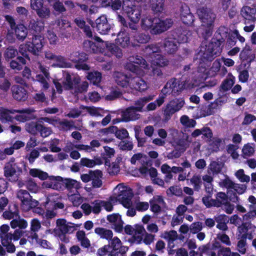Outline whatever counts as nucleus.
<instances>
[{
	"mask_svg": "<svg viewBox=\"0 0 256 256\" xmlns=\"http://www.w3.org/2000/svg\"><path fill=\"white\" fill-rule=\"evenodd\" d=\"M15 34L18 40H23L28 35L27 28L22 24H18L15 29Z\"/></svg>",
	"mask_w": 256,
	"mask_h": 256,
	"instance_id": "38",
	"label": "nucleus"
},
{
	"mask_svg": "<svg viewBox=\"0 0 256 256\" xmlns=\"http://www.w3.org/2000/svg\"><path fill=\"white\" fill-rule=\"evenodd\" d=\"M240 14L242 18L244 23H252L256 22V6L250 7L244 6L240 11Z\"/></svg>",
	"mask_w": 256,
	"mask_h": 256,
	"instance_id": "13",
	"label": "nucleus"
},
{
	"mask_svg": "<svg viewBox=\"0 0 256 256\" xmlns=\"http://www.w3.org/2000/svg\"><path fill=\"white\" fill-rule=\"evenodd\" d=\"M104 151L101 154L102 159L104 160L105 165H108L110 164V158L114 156L115 150L108 146H104Z\"/></svg>",
	"mask_w": 256,
	"mask_h": 256,
	"instance_id": "32",
	"label": "nucleus"
},
{
	"mask_svg": "<svg viewBox=\"0 0 256 256\" xmlns=\"http://www.w3.org/2000/svg\"><path fill=\"white\" fill-rule=\"evenodd\" d=\"M94 232L102 239H104L109 242L113 237V232L112 230L106 228L98 227L94 229Z\"/></svg>",
	"mask_w": 256,
	"mask_h": 256,
	"instance_id": "29",
	"label": "nucleus"
},
{
	"mask_svg": "<svg viewBox=\"0 0 256 256\" xmlns=\"http://www.w3.org/2000/svg\"><path fill=\"white\" fill-rule=\"evenodd\" d=\"M175 112L176 110L174 108L169 104H167L164 111L163 121L165 122H168Z\"/></svg>",
	"mask_w": 256,
	"mask_h": 256,
	"instance_id": "51",
	"label": "nucleus"
},
{
	"mask_svg": "<svg viewBox=\"0 0 256 256\" xmlns=\"http://www.w3.org/2000/svg\"><path fill=\"white\" fill-rule=\"evenodd\" d=\"M116 43L123 48H127L130 44L129 34L126 29L121 28L118 34Z\"/></svg>",
	"mask_w": 256,
	"mask_h": 256,
	"instance_id": "21",
	"label": "nucleus"
},
{
	"mask_svg": "<svg viewBox=\"0 0 256 256\" xmlns=\"http://www.w3.org/2000/svg\"><path fill=\"white\" fill-rule=\"evenodd\" d=\"M132 78L122 72H117L115 76V81L118 85L122 88L130 86V80Z\"/></svg>",
	"mask_w": 256,
	"mask_h": 256,
	"instance_id": "28",
	"label": "nucleus"
},
{
	"mask_svg": "<svg viewBox=\"0 0 256 256\" xmlns=\"http://www.w3.org/2000/svg\"><path fill=\"white\" fill-rule=\"evenodd\" d=\"M42 124V122L38 118L36 122L32 121L27 122L25 125V129L28 132L35 136L38 134Z\"/></svg>",
	"mask_w": 256,
	"mask_h": 256,
	"instance_id": "24",
	"label": "nucleus"
},
{
	"mask_svg": "<svg viewBox=\"0 0 256 256\" xmlns=\"http://www.w3.org/2000/svg\"><path fill=\"white\" fill-rule=\"evenodd\" d=\"M30 6L40 18L46 19L50 18V10L44 6V0H30Z\"/></svg>",
	"mask_w": 256,
	"mask_h": 256,
	"instance_id": "10",
	"label": "nucleus"
},
{
	"mask_svg": "<svg viewBox=\"0 0 256 256\" xmlns=\"http://www.w3.org/2000/svg\"><path fill=\"white\" fill-rule=\"evenodd\" d=\"M165 0H150V6L154 14L162 13L164 10Z\"/></svg>",
	"mask_w": 256,
	"mask_h": 256,
	"instance_id": "31",
	"label": "nucleus"
},
{
	"mask_svg": "<svg viewBox=\"0 0 256 256\" xmlns=\"http://www.w3.org/2000/svg\"><path fill=\"white\" fill-rule=\"evenodd\" d=\"M108 50L112 55L116 56L117 58H121L122 56V50L117 46L114 44H110L106 45Z\"/></svg>",
	"mask_w": 256,
	"mask_h": 256,
	"instance_id": "42",
	"label": "nucleus"
},
{
	"mask_svg": "<svg viewBox=\"0 0 256 256\" xmlns=\"http://www.w3.org/2000/svg\"><path fill=\"white\" fill-rule=\"evenodd\" d=\"M236 178L242 182H248L250 181V176L244 174V172L243 169H240L236 171L235 174Z\"/></svg>",
	"mask_w": 256,
	"mask_h": 256,
	"instance_id": "61",
	"label": "nucleus"
},
{
	"mask_svg": "<svg viewBox=\"0 0 256 256\" xmlns=\"http://www.w3.org/2000/svg\"><path fill=\"white\" fill-rule=\"evenodd\" d=\"M240 56L242 60L251 62L255 58L254 54H252V49L249 46L246 45L240 53Z\"/></svg>",
	"mask_w": 256,
	"mask_h": 256,
	"instance_id": "30",
	"label": "nucleus"
},
{
	"mask_svg": "<svg viewBox=\"0 0 256 256\" xmlns=\"http://www.w3.org/2000/svg\"><path fill=\"white\" fill-rule=\"evenodd\" d=\"M18 55V52L13 46H9L4 51V58L6 61L15 58Z\"/></svg>",
	"mask_w": 256,
	"mask_h": 256,
	"instance_id": "49",
	"label": "nucleus"
},
{
	"mask_svg": "<svg viewBox=\"0 0 256 256\" xmlns=\"http://www.w3.org/2000/svg\"><path fill=\"white\" fill-rule=\"evenodd\" d=\"M69 59L76 64L78 70H88L90 66L85 62L88 60V55L84 52H74L70 54Z\"/></svg>",
	"mask_w": 256,
	"mask_h": 256,
	"instance_id": "7",
	"label": "nucleus"
},
{
	"mask_svg": "<svg viewBox=\"0 0 256 256\" xmlns=\"http://www.w3.org/2000/svg\"><path fill=\"white\" fill-rule=\"evenodd\" d=\"M221 68V63L220 60L218 59L214 61L212 64V67L210 68V77L215 76L217 72H219Z\"/></svg>",
	"mask_w": 256,
	"mask_h": 256,
	"instance_id": "59",
	"label": "nucleus"
},
{
	"mask_svg": "<svg viewBox=\"0 0 256 256\" xmlns=\"http://www.w3.org/2000/svg\"><path fill=\"white\" fill-rule=\"evenodd\" d=\"M108 50L112 55L116 56L117 58H121L122 56V50L117 46L114 44H110L106 45Z\"/></svg>",
	"mask_w": 256,
	"mask_h": 256,
	"instance_id": "44",
	"label": "nucleus"
},
{
	"mask_svg": "<svg viewBox=\"0 0 256 256\" xmlns=\"http://www.w3.org/2000/svg\"><path fill=\"white\" fill-rule=\"evenodd\" d=\"M50 183L49 184V188L56 190H63L64 189V178L60 176H49Z\"/></svg>",
	"mask_w": 256,
	"mask_h": 256,
	"instance_id": "25",
	"label": "nucleus"
},
{
	"mask_svg": "<svg viewBox=\"0 0 256 256\" xmlns=\"http://www.w3.org/2000/svg\"><path fill=\"white\" fill-rule=\"evenodd\" d=\"M154 96L150 95L146 96L140 98L135 102V106L134 108L136 109V110L138 112H142L144 106L149 102L150 101L154 99Z\"/></svg>",
	"mask_w": 256,
	"mask_h": 256,
	"instance_id": "35",
	"label": "nucleus"
},
{
	"mask_svg": "<svg viewBox=\"0 0 256 256\" xmlns=\"http://www.w3.org/2000/svg\"><path fill=\"white\" fill-rule=\"evenodd\" d=\"M252 228V224L250 222H242L241 225L238 228L237 236L242 237L250 232Z\"/></svg>",
	"mask_w": 256,
	"mask_h": 256,
	"instance_id": "40",
	"label": "nucleus"
},
{
	"mask_svg": "<svg viewBox=\"0 0 256 256\" xmlns=\"http://www.w3.org/2000/svg\"><path fill=\"white\" fill-rule=\"evenodd\" d=\"M30 27L36 33L40 32L44 28V23L42 21L31 20Z\"/></svg>",
	"mask_w": 256,
	"mask_h": 256,
	"instance_id": "55",
	"label": "nucleus"
},
{
	"mask_svg": "<svg viewBox=\"0 0 256 256\" xmlns=\"http://www.w3.org/2000/svg\"><path fill=\"white\" fill-rule=\"evenodd\" d=\"M185 86L184 82L178 80L176 78H172L168 81L162 92L164 94H172V96H176L185 88Z\"/></svg>",
	"mask_w": 256,
	"mask_h": 256,
	"instance_id": "5",
	"label": "nucleus"
},
{
	"mask_svg": "<svg viewBox=\"0 0 256 256\" xmlns=\"http://www.w3.org/2000/svg\"><path fill=\"white\" fill-rule=\"evenodd\" d=\"M134 193L132 188L123 187L118 195V198L124 208H129L132 204V199Z\"/></svg>",
	"mask_w": 256,
	"mask_h": 256,
	"instance_id": "12",
	"label": "nucleus"
},
{
	"mask_svg": "<svg viewBox=\"0 0 256 256\" xmlns=\"http://www.w3.org/2000/svg\"><path fill=\"white\" fill-rule=\"evenodd\" d=\"M52 8L55 11L58 13H63L66 11V8L62 3L60 0H56L52 4Z\"/></svg>",
	"mask_w": 256,
	"mask_h": 256,
	"instance_id": "63",
	"label": "nucleus"
},
{
	"mask_svg": "<svg viewBox=\"0 0 256 256\" xmlns=\"http://www.w3.org/2000/svg\"><path fill=\"white\" fill-rule=\"evenodd\" d=\"M238 240L236 244V249L242 254H245L246 252V240L244 237L237 236Z\"/></svg>",
	"mask_w": 256,
	"mask_h": 256,
	"instance_id": "46",
	"label": "nucleus"
},
{
	"mask_svg": "<svg viewBox=\"0 0 256 256\" xmlns=\"http://www.w3.org/2000/svg\"><path fill=\"white\" fill-rule=\"evenodd\" d=\"M14 112L6 108L3 109L0 112V120L2 122H12L13 118L10 116V114Z\"/></svg>",
	"mask_w": 256,
	"mask_h": 256,
	"instance_id": "45",
	"label": "nucleus"
},
{
	"mask_svg": "<svg viewBox=\"0 0 256 256\" xmlns=\"http://www.w3.org/2000/svg\"><path fill=\"white\" fill-rule=\"evenodd\" d=\"M184 152V148H178V146H176L174 150L168 153V158L169 159L178 158Z\"/></svg>",
	"mask_w": 256,
	"mask_h": 256,
	"instance_id": "58",
	"label": "nucleus"
},
{
	"mask_svg": "<svg viewBox=\"0 0 256 256\" xmlns=\"http://www.w3.org/2000/svg\"><path fill=\"white\" fill-rule=\"evenodd\" d=\"M228 28L225 26H220L215 32L210 42L206 45L208 50L214 52L216 54H220L222 52V44L225 42L228 36Z\"/></svg>",
	"mask_w": 256,
	"mask_h": 256,
	"instance_id": "2",
	"label": "nucleus"
},
{
	"mask_svg": "<svg viewBox=\"0 0 256 256\" xmlns=\"http://www.w3.org/2000/svg\"><path fill=\"white\" fill-rule=\"evenodd\" d=\"M4 176L11 182H16L22 173V169L14 162H6L4 168Z\"/></svg>",
	"mask_w": 256,
	"mask_h": 256,
	"instance_id": "6",
	"label": "nucleus"
},
{
	"mask_svg": "<svg viewBox=\"0 0 256 256\" xmlns=\"http://www.w3.org/2000/svg\"><path fill=\"white\" fill-rule=\"evenodd\" d=\"M234 83V78H226L220 84V88L224 92H226L230 90Z\"/></svg>",
	"mask_w": 256,
	"mask_h": 256,
	"instance_id": "56",
	"label": "nucleus"
},
{
	"mask_svg": "<svg viewBox=\"0 0 256 256\" xmlns=\"http://www.w3.org/2000/svg\"><path fill=\"white\" fill-rule=\"evenodd\" d=\"M12 96L14 100L19 102H24L28 98V92L23 86L14 85L11 88Z\"/></svg>",
	"mask_w": 256,
	"mask_h": 256,
	"instance_id": "18",
	"label": "nucleus"
},
{
	"mask_svg": "<svg viewBox=\"0 0 256 256\" xmlns=\"http://www.w3.org/2000/svg\"><path fill=\"white\" fill-rule=\"evenodd\" d=\"M94 24L92 25V26L101 34H108L111 28L110 24L105 15H102L96 18Z\"/></svg>",
	"mask_w": 256,
	"mask_h": 256,
	"instance_id": "14",
	"label": "nucleus"
},
{
	"mask_svg": "<svg viewBox=\"0 0 256 256\" xmlns=\"http://www.w3.org/2000/svg\"><path fill=\"white\" fill-rule=\"evenodd\" d=\"M170 21V20H169L168 19L160 20L158 18H156L152 28L150 30V32L152 34H158L167 30L172 25V22Z\"/></svg>",
	"mask_w": 256,
	"mask_h": 256,
	"instance_id": "15",
	"label": "nucleus"
},
{
	"mask_svg": "<svg viewBox=\"0 0 256 256\" xmlns=\"http://www.w3.org/2000/svg\"><path fill=\"white\" fill-rule=\"evenodd\" d=\"M157 56L154 60V64L156 66L164 67L169 64V60L162 54H156Z\"/></svg>",
	"mask_w": 256,
	"mask_h": 256,
	"instance_id": "52",
	"label": "nucleus"
},
{
	"mask_svg": "<svg viewBox=\"0 0 256 256\" xmlns=\"http://www.w3.org/2000/svg\"><path fill=\"white\" fill-rule=\"evenodd\" d=\"M130 88L142 92L148 88V85L146 81L139 76L132 78L130 80Z\"/></svg>",
	"mask_w": 256,
	"mask_h": 256,
	"instance_id": "22",
	"label": "nucleus"
},
{
	"mask_svg": "<svg viewBox=\"0 0 256 256\" xmlns=\"http://www.w3.org/2000/svg\"><path fill=\"white\" fill-rule=\"evenodd\" d=\"M24 232L22 230L19 229H16L13 234L12 232L8 233L6 236H5V238L8 239L12 241L13 240L14 242L17 241L20 239V238L22 236Z\"/></svg>",
	"mask_w": 256,
	"mask_h": 256,
	"instance_id": "53",
	"label": "nucleus"
},
{
	"mask_svg": "<svg viewBox=\"0 0 256 256\" xmlns=\"http://www.w3.org/2000/svg\"><path fill=\"white\" fill-rule=\"evenodd\" d=\"M108 50L112 55L116 56L117 58H121L122 56V50L117 46L114 44H110L106 45Z\"/></svg>",
	"mask_w": 256,
	"mask_h": 256,
	"instance_id": "43",
	"label": "nucleus"
},
{
	"mask_svg": "<svg viewBox=\"0 0 256 256\" xmlns=\"http://www.w3.org/2000/svg\"><path fill=\"white\" fill-rule=\"evenodd\" d=\"M2 244L6 249V250L8 253H14L16 251V246L12 242V241L10 240L7 238H2L0 236Z\"/></svg>",
	"mask_w": 256,
	"mask_h": 256,
	"instance_id": "41",
	"label": "nucleus"
},
{
	"mask_svg": "<svg viewBox=\"0 0 256 256\" xmlns=\"http://www.w3.org/2000/svg\"><path fill=\"white\" fill-rule=\"evenodd\" d=\"M122 10L134 23H138L141 16V10L134 4L132 0H123Z\"/></svg>",
	"mask_w": 256,
	"mask_h": 256,
	"instance_id": "4",
	"label": "nucleus"
},
{
	"mask_svg": "<svg viewBox=\"0 0 256 256\" xmlns=\"http://www.w3.org/2000/svg\"><path fill=\"white\" fill-rule=\"evenodd\" d=\"M56 29L59 34L64 38H68L70 35V26L66 20L58 19L56 20Z\"/></svg>",
	"mask_w": 256,
	"mask_h": 256,
	"instance_id": "20",
	"label": "nucleus"
},
{
	"mask_svg": "<svg viewBox=\"0 0 256 256\" xmlns=\"http://www.w3.org/2000/svg\"><path fill=\"white\" fill-rule=\"evenodd\" d=\"M180 44L176 40L172 37H168L164 40L163 48L168 54H174L178 50Z\"/></svg>",
	"mask_w": 256,
	"mask_h": 256,
	"instance_id": "17",
	"label": "nucleus"
},
{
	"mask_svg": "<svg viewBox=\"0 0 256 256\" xmlns=\"http://www.w3.org/2000/svg\"><path fill=\"white\" fill-rule=\"evenodd\" d=\"M219 108L216 102H211L205 108L204 112H206V116H210L214 114L216 112V110Z\"/></svg>",
	"mask_w": 256,
	"mask_h": 256,
	"instance_id": "64",
	"label": "nucleus"
},
{
	"mask_svg": "<svg viewBox=\"0 0 256 256\" xmlns=\"http://www.w3.org/2000/svg\"><path fill=\"white\" fill-rule=\"evenodd\" d=\"M93 178H92V186L94 188H100L102 185V182L101 178L102 177V172L100 170H94Z\"/></svg>",
	"mask_w": 256,
	"mask_h": 256,
	"instance_id": "33",
	"label": "nucleus"
},
{
	"mask_svg": "<svg viewBox=\"0 0 256 256\" xmlns=\"http://www.w3.org/2000/svg\"><path fill=\"white\" fill-rule=\"evenodd\" d=\"M83 48L90 53H96L98 52V47L96 44L91 40H84L83 42Z\"/></svg>",
	"mask_w": 256,
	"mask_h": 256,
	"instance_id": "47",
	"label": "nucleus"
},
{
	"mask_svg": "<svg viewBox=\"0 0 256 256\" xmlns=\"http://www.w3.org/2000/svg\"><path fill=\"white\" fill-rule=\"evenodd\" d=\"M30 40L26 44L20 45L19 47L20 54L28 60L30 58L28 52L34 56H38L44 44V36L40 34H33Z\"/></svg>",
	"mask_w": 256,
	"mask_h": 256,
	"instance_id": "1",
	"label": "nucleus"
},
{
	"mask_svg": "<svg viewBox=\"0 0 256 256\" xmlns=\"http://www.w3.org/2000/svg\"><path fill=\"white\" fill-rule=\"evenodd\" d=\"M156 18H152L150 16H143L141 20V26L143 30H151Z\"/></svg>",
	"mask_w": 256,
	"mask_h": 256,
	"instance_id": "34",
	"label": "nucleus"
},
{
	"mask_svg": "<svg viewBox=\"0 0 256 256\" xmlns=\"http://www.w3.org/2000/svg\"><path fill=\"white\" fill-rule=\"evenodd\" d=\"M130 62H132L139 66H142L144 68L146 66L147 62L145 59L140 56L136 55V56H130L128 58Z\"/></svg>",
	"mask_w": 256,
	"mask_h": 256,
	"instance_id": "57",
	"label": "nucleus"
},
{
	"mask_svg": "<svg viewBox=\"0 0 256 256\" xmlns=\"http://www.w3.org/2000/svg\"><path fill=\"white\" fill-rule=\"evenodd\" d=\"M220 54H216L214 52L210 50H208V48L206 46L204 52L201 54L199 59V64L198 67V72L202 74V77L206 80L210 77V72L208 68L210 66V62L216 56Z\"/></svg>",
	"mask_w": 256,
	"mask_h": 256,
	"instance_id": "3",
	"label": "nucleus"
},
{
	"mask_svg": "<svg viewBox=\"0 0 256 256\" xmlns=\"http://www.w3.org/2000/svg\"><path fill=\"white\" fill-rule=\"evenodd\" d=\"M64 188L71 190L72 188L78 189L79 187L78 183L76 180L70 178H64Z\"/></svg>",
	"mask_w": 256,
	"mask_h": 256,
	"instance_id": "54",
	"label": "nucleus"
},
{
	"mask_svg": "<svg viewBox=\"0 0 256 256\" xmlns=\"http://www.w3.org/2000/svg\"><path fill=\"white\" fill-rule=\"evenodd\" d=\"M88 79L90 80L94 84L98 85L102 80V74L99 72H96L94 74H89Z\"/></svg>",
	"mask_w": 256,
	"mask_h": 256,
	"instance_id": "62",
	"label": "nucleus"
},
{
	"mask_svg": "<svg viewBox=\"0 0 256 256\" xmlns=\"http://www.w3.org/2000/svg\"><path fill=\"white\" fill-rule=\"evenodd\" d=\"M198 15L202 22L208 28L214 26L216 16L210 10L202 8L198 11Z\"/></svg>",
	"mask_w": 256,
	"mask_h": 256,
	"instance_id": "11",
	"label": "nucleus"
},
{
	"mask_svg": "<svg viewBox=\"0 0 256 256\" xmlns=\"http://www.w3.org/2000/svg\"><path fill=\"white\" fill-rule=\"evenodd\" d=\"M228 200V196L224 192H218L216 195V199L210 198L208 200V198H202V202L208 208L212 207L220 208L226 204Z\"/></svg>",
	"mask_w": 256,
	"mask_h": 256,
	"instance_id": "8",
	"label": "nucleus"
},
{
	"mask_svg": "<svg viewBox=\"0 0 256 256\" xmlns=\"http://www.w3.org/2000/svg\"><path fill=\"white\" fill-rule=\"evenodd\" d=\"M74 83L78 84L79 83V79L74 78L72 80V76L69 73H66L65 76L64 80L63 82V84L66 90H72L74 88Z\"/></svg>",
	"mask_w": 256,
	"mask_h": 256,
	"instance_id": "37",
	"label": "nucleus"
},
{
	"mask_svg": "<svg viewBox=\"0 0 256 256\" xmlns=\"http://www.w3.org/2000/svg\"><path fill=\"white\" fill-rule=\"evenodd\" d=\"M223 166L224 164L222 162L212 161L210 164L209 168L214 175L217 174L222 172Z\"/></svg>",
	"mask_w": 256,
	"mask_h": 256,
	"instance_id": "50",
	"label": "nucleus"
},
{
	"mask_svg": "<svg viewBox=\"0 0 256 256\" xmlns=\"http://www.w3.org/2000/svg\"><path fill=\"white\" fill-rule=\"evenodd\" d=\"M133 42L132 44L133 46H140V44H144L148 42L150 40V36L148 34L142 32L136 34L132 38Z\"/></svg>",
	"mask_w": 256,
	"mask_h": 256,
	"instance_id": "26",
	"label": "nucleus"
},
{
	"mask_svg": "<svg viewBox=\"0 0 256 256\" xmlns=\"http://www.w3.org/2000/svg\"><path fill=\"white\" fill-rule=\"evenodd\" d=\"M110 248L112 250L110 252L108 256H126V254L128 250V247L122 246L120 239L114 236L110 240Z\"/></svg>",
	"mask_w": 256,
	"mask_h": 256,
	"instance_id": "9",
	"label": "nucleus"
},
{
	"mask_svg": "<svg viewBox=\"0 0 256 256\" xmlns=\"http://www.w3.org/2000/svg\"><path fill=\"white\" fill-rule=\"evenodd\" d=\"M138 112L134 106L128 108L122 112V121L128 122L138 120L140 116V114H137Z\"/></svg>",
	"mask_w": 256,
	"mask_h": 256,
	"instance_id": "23",
	"label": "nucleus"
},
{
	"mask_svg": "<svg viewBox=\"0 0 256 256\" xmlns=\"http://www.w3.org/2000/svg\"><path fill=\"white\" fill-rule=\"evenodd\" d=\"M14 111L20 114L16 116V119L20 122H24L36 118V116L33 114L35 112V110L33 108H26L14 110Z\"/></svg>",
	"mask_w": 256,
	"mask_h": 256,
	"instance_id": "16",
	"label": "nucleus"
},
{
	"mask_svg": "<svg viewBox=\"0 0 256 256\" xmlns=\"http://www.w3.org/2000/svg\"><path fill=\"white\" fill-rule=\"evenodd\" d=\"M160 52V48L158 44H152L146 46L144 52L146 55L152 57V56Z\"/></svg>",
	"mask_w": 256,
	"mask_h": 256,
	"instance_id": "39",
	"label": "nucleus"
},
{
	"mask_svg": "<svg viewBox=\"0 0 256 256\" xmlns=\"http://www.w3.org/2000/svg\"><path fill=\"white\" fill-rule=\"evenodd\" d=\"M45 58L48 60H54L57 62V65L60 68L67 67V63L64 61V58L61 56H56L50 51H46L44 52Z\"/></svg>",
	"mask_w": 256,
	"mask_h": 256,
	"instance_id": "27",
	"label": "nucleus"
},
{
	"mask_svg": "<svg viewBox=\"0 0 256 256\" xmlns=\"http://www.w3.org/2000/svg\"><path fill=\"white\" fill-rule=\"evenodd\" d=\"M180 123L186 128H194L196 122L194 119H190L188 116L183 115L180 118Z\"/></svg>",
	"mask_w": 256,
	"mask_h": 256,
	"instance_id": "48",
	"label": "nucleus"
},
{
	"mask_svg": "<svg viewBox=\"0 0 256 256\" xmlns=\"http://www.w3.org/2000/svg\"><path fill=\"white\" fill-rule=\"evenodd\" d=\"M176 112L179 111L184 106V100L182 99H176L172 100L169 104Z\"/></svg>",
	"mask_w": 256,
	"mask_h": 256,
	"instance_id": "60",
	"label": "nucleus"
},
{
	"mask_svg": "<svg viewBox=\"0 0 256 256\" xmlns=\"http://www.w3.org/2000/svg\"><path fill=\"white\" fill-rule=\"evenodd\" d=\"M17 197L22 202V208L26 204H28V202H30L32 198L30 193L26 190H20L18 192Z\"/></svg>",
	"mask_w": 256,
	"mask_h": 256,
	"instance_id": "36",
	"label": "nucleus"
},
{
	"mask_svg": "<svg viewBox=\"0 0 256 256\" xmlns=\"http://www.w3.org/2000/svg\"><path fill=\"white\" fill-rule=\"evenodd\" d=\"M190 31L186 28L180 26L175 28L172 32V38L176 40L178 43H185L188 42Z\"/></svg>",
	"mask_w": 256,
	"mask_h": 256,
	"instance_id": "19",
	"label": "nucleus"
}]
</instances>
